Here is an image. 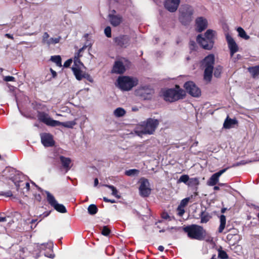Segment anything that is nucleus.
<instances>
[{
  "label": "nucleus",
  "instance_id": "f257e3e1",
  "mask_svg": "<svg viewBox=\"0 0 259 259\" xmlns=\"http://www.w3.org/2000/svg\"><path fill=\"white\" fill-rule=\"evenodd\" d=\"M163 100L170 103L183 99L186 96V93L183 89L176 84L175 88L163 89L161 90L160 95Z\"/></svg>",
  "mask_w": 259,
  "mask_h": 259
},
{
  "label": "nucleus",
  "instance_id": "f03ea898",
  "mask_svg": "<svg viewBox=\"0 0 259 259\" xmlns=\"http://www.w3.org/2000/svg\"><path fill=\"white\" fill-rule=\"evenodd\" d=\"M184 232L187 233L188 237L191 239L203 240L206 236V231L203 227L192 224L183 227Z\"/></svg>",
  "mask_w": 259,
  "mask_h": 259
},
{
  "label": "nucleus",
  "instance_id": "7ed1b4c3",
  "mask_svg": "<svg viewBox=\"0 0 259 259\" xmlns=\"http://www.w3.org/2000/svg\"><path fill=\"white\" fill-rule=\"evenodd\" d=\"M196 39L203 49L210 50L214 45V31L211 29H208L204 33V37L199 34Z\"/></svg>",
  "mask_w": 259,
  "mask_h": 259
},
{
  "label": "nucleus",
  "instance_id": "20e7f679",
  "mask_svg": "<svg viewBox=\"0 0 259 259\" xmlns=\"http://www.w3.org/2000/svg\"><path fill=\"white\" fill-rule=\"evenodd\" d=\"M214 61V56L211 54L206 56L202 61V65L205 67L204 79L206 81H210L211 80Z\"/></svg>",
  "mask_w": 259,
  "mask_h": 259
},
{
  "label": "nucleus",
  "instance_id": "39448f33",
  "mask_svg": "<svg viewBox=\"0 0 259 259\" xmlns=\"http://www.w3.org/2000/svg\"><path fill=\"white\" fill-rule=\"evenodd\" d=\"M117 85L122 91H128L138 83V79L128 76H119L117 78Z\"/></svg>",
  "mask_w": 259,
  "mask_h": 259
},
{
  "label": "nucleus",
  "instance_id": "423d86ee",
  "mask_svg": "<svg viewBox=\"0 0 259 259\" xmlns=\"http://www.w3.org/2000/svg\"><path fill=\"white\" fill-rule=\"evenodd\" d=\"M159 123V121L158 119L149 118L142 123L141 133L143 134L152 135L155 131Z\"/></svg>",
  "mask_w": 259,
  "mask_h": 259
},
{
  "label": "nucleus",
  "instance_id": "0eeeda50",
  "mask_svg": "<svg viewBox=\"0 0 259 259\" xmlns=\"http://www.w3.org/2000/svg\"><path fill=\"white\" fill-rule=\"evenodd\" d=\"M179 20L184 25H188L192 20L193 10L189 6H184L179 11Z\"/></svg>",
  "mask_w": 259,
  "mask_h": 259
},
{
  "label": "nucleus",
  "instance_id": "6e6552de",
  "mask_svg": "<svg viewBox=\"0 0 259 259\" xmlns=\"http://www.w3.org/2000/svg\"><path fill=\"white\" fill-rule=\"evenodd\" d=\"M185 92L194 97H199L201 95L200 89L192 81H188L184 84Z\"/></svg>",
  "mask_w": 259,
  "mask_h": 259
},
{
  "label": "nucleus",
  "instance_id": "1a4fd4ad",
  "mask_svg": "<svg viewBox=\"0 0 259 259\" xmlns=\"http://www.w3.org/2000/svg\"><path fill=\"white\" fill-rule=\"evenodd\" d=\"M47 199L49 204L57 211L60 213H66L67 212L66 207L63 204H59L54 196L49 192L47 193Z\"/></svg>",
  "mask_w": 259,
  "mask_h": 259
},
{
  "label": "nucleus",
  "instance_id": "9d476101",
  "mask_svg": "<svg viewBox=\"0 0 259 259\" xmlns=\"http://www.w3.org/2000/svg\"><path fill=\"white\" fill-rule=\"evenodd\" d=\"M154 94V89L148 86L142 87L136 91V94L144 100H151Z\"/></svg>",
  "mask_w": 259,
  "mask_h": 259
},
{
  "label": "nucleus",
  "instance_id": "9b49d317",
  "mask_svg": "<svg viewBox=\"0 0 259 259\" xmlns=\"http://www.w3.org/2000/svg\"><path fill=\"white\" fill-rule=\"evenodd\" d=\"M139 192L140 195L143 197H147L151 194V189L148 179L144 178L140 179Z\"/></svg>",
  "mask_w": 259,
  "mask_h": 259
},
{
  "label": "nucleus",
  "instance_id": "f8f14e48",
  "mask_svg": "<svg viewBox=\"0 0 259 259\" xmlns=\"http://www.w3.org/2000/svg\"><path fill=\"white\" fill-rule=\"evenodd\" d=\"M116 45L122 48H126L131 44V37L128 35H120L114 38Z\"/></svg>",
  "mask_w": 259,
  "mask_h": 259
},
{
  "label": "nucleus",
  "instance_id": "ddd939ff",
  "mask_svg": "<svg viewBox=\"0 0 259 259\" xmlns=\"http://www.w3.org/2000/svg\"><path fill=\"white\" fill-rule=\"evenodd\" d=\"M226 39L230 50V54L233 57L234 54L239 51V47L234 38L228 33L226 35Z\"/></svg>",
  "mask_w": 259,
  "mask_h": 259
},
{
  "label": "nucleus",
  "instance_id": "4468645a",
  "mask_svg": "<svg viewBox=\"0 0 259 259\" xmlns=\"http://www.w3.org/2000/svg\"><path fill=\"white\" fill-rule=\"evenodd\" d=\"M38 120L48 126L55 127L56 120L49 117V115L45 112L38 111L37 113Z\"/></svg>",
  "mask_w": 259,
  "mask_h": 259
},
{
  "label": "nucleus",
  "instance_id": "2eb2a0df",
  "mask_svg": "<svg viewBox=\"0 0 259 259\" xmlns=\"http://www.w3.org/2000/svg\"><path fill=\"white\" fill-rule=\"evenodd\" d=\"M41 142L46 147H53L55 145V142L54 140L52 134L47 133H44L40 134Z\"/></svg>",
  "mask_w": 259,
  "mask_h": 259
},
{
  "label": "nucleus",
  "instance_id": "dca6fc26",
  "mask_svg": "<svg viewBox=\"0 0 259 259\" xmlns=\"http://www.w3.org/2000/svg\"><path fill=\"white\" fill-rule=\"evenodd\" d=\"M180 3V0H165L164 6L165 8L170 12L177 11Z\"/></svg>",
  "mask_w": 259,
  "mask_h": 259
},
{
  "label": "nucleus",
  "instance_id": "f3484780",
  "mask_svg": "<svg viewBox=\"0 0 259 259\" xmlns=\"http://www.w3.org/2000/svg\"><path fill=\"white\" fill-rule=\"evenodd\" d=\"M229 168V167H226L213 174L208 181V185L211 186L215 185L219 182V177Z\"/></svg>",
  "mask_w": 259,
  "mask_h": 259
},
{
  "label": "nucleus",
  "instance_id": "a211bd4d",
  "mask_svg": "<svg viewBox=\"0 0 259 259\" xmlns=\"http://www.w3.org/2000/svg\"><path fill=\"white\" fill-rule=\"evenodd\" d=\"M52 247L53 244L52 243H44L40 245V250H47L44 253L45 256L51 258H53L55 257V254L53 253Z\"/></svg>",
  "mask_w": 259,
  "mask_h": 259
},
{
  "label": "nucleus",
  "instance_id": "6ab92c4d",
  "mask_svg": "<svg viewBox=\"0 0 259 259\" xmlns=\"http://www.w3.org/2000/svg\"><path fill=\"white\" fill-rule=\"evenodd\" d=\"M207 25V20L204 17H199L196 19V26L198 32H201L205 30Z\"/></svg>",
  "mask_w": 259,
  "mask_h": 259
},
{
  "label": "nucleus",
  "instance_id": "aec40b11",
  "mask_svg": "<svg viewBox=\"0 0 259 259\" xmlns=\"http://www.w3.org/2000/svg\"><path fill=\"white\" fill-rule=\"evenodd\" d=\"M108 18L110 24L114 27L119 26L122 22V17L120 15L109 14Z\"/></svg>",
  "mask_w": 259,
  "mask_h": 259
},
{
  "label": "nucleus",
  "instance_id": "412c9836",
  "mask_svg": "<svg viewBox=\"0 0 259 259\" xmlns=\"http://www.w3.org/2000/svg\"><path fill=\"white\" fill-rule=\"evenodd\" d=\"M125 71V68L122 62L120 61H116L114 62L113 68L112 69V73L123 74Z\"/></svg>",
  "mask_w": 259,
  "mask_h": 259
},
{
  "label": "nucleus",
  "instance_id": "4be33fe9",
  "mask_svg": "<svg viewBox=\"0 0 259 259\" xmlns=\"http://www.w3.org/2000/svg\"><path fill=\"white\" fill-rule=\"evenodd\" d=\"M62 166L68 171L71 168L70 165L71 163V159L69 157H66L64 156L61 155L59 157Z\"/></svg>",
  "mask_w": 259,
  "mask_h": 259
},
{
  "label": "nucleus",
  "instance_id": "5701e85b",
  "mask_svg": "<svg viewBox=\"0 0 259 259\" xmlns=\"http://www.w3.org/2000/svg\"><path fill=\"white\" fill-rule=\"evenodd\" d=\"M237 124H238V121L235 118L232 119L228 116L224 122L223 127L226 129H230L232 125Z\"/></svg>",
  "mask_w": 259,
  "mask_h": 259
},
{
  "label": "nucleus",
  "instance_id": "b1692460",
  "mask_svg": "<svg viewBox=\"0 0 259 259\" xmlns=\"http://www.w3.org/2000/svg\"><path fill=\"white\" fill-rule=\"evenodd\" d=\"M75 121H68L66 122H60L58 120L56 121L55 126L62 125L64 127L72 128L76 125Z\"/></svg>",
  "mask_w": 259,
  "mask_h": 259
},
{
  "label": "nucleus",
  "instance_id": "393cba45",
  "mask_svg": "<svg viewBox=\"0 0 259 259\" xmlns=\"http://www.w3.org/2000/svg\"><path fill=\"white\" fill-rule=\"evenodd\" d=\"M72 70L77 80H81L82 79L84 72H83L79 68L76 67H72Z\"/></svg>",
  "mask_w": 259,
  "mask_h": 259
},
{
  "label": "nucleus",
  "instance_id": "a878e982",
  "mask_svg": "<svg viewBox=\"0 0 259 259\" xmlns=\"http://www.w3.org/2000/svg\"><path fill=\"white\" fill-rule=\"evenodd\" d=\"M200 217L201 218V223H206L211 218L209 214L205 211H201Z\"/></svg>",
  "mask_w": 259,
  "mask_h": 259
},
{
  "label": "nucleus",
  "instance_id": "bb28decb",
  "mask_svg": "<svg viewBox=\"0 0 259 259\" xmlns=\"http://www.w3.org/2000/svg\"><path fill=\"white\" fill-rule=\"evenodd\" d=\"M220 225L218 229L219 233H222L226 226V218L225 215L222 214L220 216Z\"/></svg>",
  "mask_w": 259,
  "mask_h": 259
},
{
  "label": "nucleus",
  "instance_id": "cd10ccee",
  "mask_svg": "<svg viewBox=\"0 0 259 259\" xmlns=\"http://www.w3.org/2000/svg\"><path fill=\"white\" fill-rule=\"evenodd\" d=\"M248 70L253 78H255L256 76L259 75V65L249 67Z\"/></svg>",
  "mask_w": 259,
  "mask_h": 259
},
{
  "label": "nucleus",
  "instance_id": "c85d7f7f",
  "mask_svg": "<svg viewBox=\"0 0 259 259\" xmlns=\"http://www.w3.org/2000/svg\"><path fill=\"white\" fill-rule=\"evenodd\" d=\"M237 32H238V35L245 40H248L250 38V36L248 35L245 30L241 27H238L237 29Z\"/></svg>",
  "mask_w": 259,
  "mask_h": 259
},
{
  "label": "nucleus",
  "instance_id": "c756f323",
  "mask_svg": "<svg viewBox=\"0 0 259 259\" xmlns=\"http://www.w3.org/2000/svg\"><path fill=\"white\" fill-rule=\"evenodd\" d=\"M199 185V180L197 178H191L189 179L187 185L190 187H197Z\"/></svg>",
  "mask_w": 259,
  "mask_h": 259
},
{
  "label": "nucleus",
  "instance_id": "7c9ffc66",
  "mask_svg": "<svg viewBox=\"0 0 259 259\" xmlns=\"http://www.w3.org/2000/svg\"><path fill=\"white\" fill-rule=\"evenodd\" d=\"M126 113L125 110L121 107L116 108L114 111V114L116 117H120L124 116Z\"/></svg>",
  "mask_w": 259,
  "mask_h": 259
},
{
  "label": "nucleus",
  "instance_id": "2f4dec72",
  "mask_svg": "<svg viewBox=\"0 0 259 259\" xmlns=\"http://www.w3.org/2000/svg\"><path fill=\"white\" fill-rule=\"evenodd\" d=\"M140 173V170L137 169H131L126 170L124 172L125 175L127 176H138Z\"/></svg>",
  "mask_w": 259,
  "mask_h": 259
},
{
  "label": "nucleus",
  "instance_id": "473e14b6",
  "mask_svg": "<svg viewBox=\"0 0 259 259\" xmlns=\"http://www.w3.org/2000/svg\"><path fill=\"white\" fill-rule=\"evenodd\" d=\"M104 186L106 187H107L112 190V195L114 196L115 197H116L118 199L120 198L121 196L120 195H118V192L117 190L116 189V188L114 186H113L112 185H105Z\"/></svg>",
  "mask_w": 259,
  "mask_h": 259
},
{
  "label": "nucleus",
  "instance_id": "72a5a7b5",
  "mask_svg": "<svg viewBox=\"0 0 259 259\" xmlns=\"http://www.w3.org/2000/svg\"><path fill=\"white\" fill-rule=\"evenodd\" d=\"M50 60L52 62L55 63L57 66H62V60L60 56L58 55L52 56Z\"/></svg>",
  "mask_w": 259,
  "mask_h": 259
},
{
  "label": "nucleus",
  "instance_id": "f704fd0d",
  "mask_svg": "<svg viewBox=\"0 0 259 259\" xmlns=\"http://www.w3.org/2000/svg\"><path fill=\"white\" fill-rule=\"evenodd\" d=\"M88 210L89 214L94 215L97 213L98 209L96 205L91 204L89 206Z\"/></svg>",
  "mask_w": 259,
  "mask_h": 259
},
{
  "label": "nucleus",
  "instance_id": "c9c22d12",
  "mask_svg": "<svg viewBox=\"0 0 259 259\" xmlns=\"http://www.w3.org/2000/svg\"><path fill=\"white\" fill-rule=\"evenodd\" d=\"M218 257L221 259H228L229 258L228 255L227 254V252L225 250H222L221 247H220V248L218 250Z\"/></svg>",
  "mask_w": 259,
  "mask_h": 259
},
{
  "label": "nucleus",
  "instance_id": "e433bc0d",
  "mask_svg": "<svg viewBox=\"0 0 259 259\" xmlns=\"http://www.w3.org/2000/svg\"><path fill=\"white\" fill-rule=\"evenodd\" d=\"M222 70H223L222 66H221L220 65L217 66L214 68V73H213L214 76L217 78L220 77L221 76Z\"/></svg>",
  "mask_w": 259,
  "mask_h": 259
},
{
  "label": "nucleus",
  "instance_id": "4c0bfd02",
  "mask_svg": "<svg viewBox=\"0 0 259 259\" xmlns=\"http://www.w3.org/2000/svg\"><path fill=\"white\" fill-rule=\"evenodd\" d=\"M189 177L187 175H183L181 176L180 179L178 180V183H184L187 185V183L189 180Z\"/></svg>",
  "mask_w": 259,
  "mask_h": 259
},
{
  "label": "nucleus",
  "instance_id": "58836bf2",
  "mask_svg": "<svg viewBox=\"0 0 259 259\" xmlns=\"http://www.w3.org/2000/svg\"><path fill=\"white\" fill-rule=\"evenodd\" d=\"M60 37L57 38L51 37L49 39L48 41L47 42V45L50 46L51 45H55L59 43L60 41Z\"/></svg>",
  "mask_w": 259,
  "mask_h": 259
},
{
  "label": "nucleus",
  "instance_id": "ea45409f",
  "mask_svg": "<svg viewBox=\"0 0 259 259\" xmlns=\"http://www.w3.org/2000/svg\"><path fill=\"white\" fill-rule=\"evenodd\" d=\"M111 233L110 229L108 227V226H105L103 227L101 234L105 236H108L109 235V234Z\"/></svg>",
  "mask_w": 259,
  "mask_h": 259
},
{
  "label": "nucleus",
  "instance_id": "a19ab883",
  "mask_svg": "<svg viewBox=\"0 0 259 259\" xmlns=\"http://www.w3.org/2000/svg\"><path fill=\"white\" fill-rule=\"evenodd\" d=\"M49 37H50V35L48 33V32H45L42 36V43L44 45H47V42L48 41Z\"/></svg>",
  "mask_w": 259,
  "mask_h": 259
},
{
  "label": "nucleus",
  "instance_id": "79ce46f5",
  "mask_svg": "<svg viewBox=\"0 0 259 259\" xmlns=\"http://www.w3.org/2000/svg\"><path fill=\"white\" fill-rule=\"evenodd\" d=\"M104 33L107 37H111V29L110 26H107L105 28Z\"/></svg>",
  "mask_w": 259,
  "mask_h": 259
},
{
  "label": "nucleus",
  "instance_id": "37998d69",
  "mask_svg": "<svg viewBox=\"0 0 259 259\" xmlns=\"http://www.w3.org/2000/svg\"><path fill=\"white\" fill-rule=\"evenodd\" d=\"M82 78H85L87 80L92 83L94 81V79L89 74L85 72H84V75L82 76Z\"/></svg>",
  "mask_w": 259,
  "mask_h": 259
},
{
  "label": "nucleus",
  "instance_id": "c03bdc74",
  "mask_svg": "<svg viewBox=\"0 0 259 259\" xmlns=\"http://www.w3.org/2000/svg\"><path fill=\"white\" fill-rule=\"evenodd\" d=\"M189 200H190V199L188 197L183 199L181 201L180 206L184 207L185 206H186L187 205V204L188 203V202L189 201Z\"/></svg>",
  "mask_w": 259,
  "mask_h": 259
},
{
  "label": "nucleus",
  "instance_id": "a18cd8bd",
  "mask_svg": "<svg viewBox=\"0 0 259 259\" xmlns=\"http://www.w3.org/2000/svg\"><path fill=\"white\" fill-rule=\"evenodd\" d=\"M177 211L178 215L180 217L183 216V215L185 213V210L184 209V207L180 205L177 208Z\"/></svg>",
  "mask_w": 259,
  "mask_h": 259
},
{
  "label": "nucleus",
  "instance_id": "49530a36",
  "mask_svg": "<svg viewBox=\"0 0 259 259\" xmlns=\"http://www.w3.org/2000/svg\"><path fill=\"white\" fill-rule=\"evenodd\" d=\"M1 195L5 197H11L13 195V193L11 191L9 190L7 192H2Z\"/></svg>",
  "mask_w": 259,
  "mask_h": 259
},
{
  "label": "nucleus",
  "instance_id": "de8ad7c7",
  "mask_svg": "<svg viewBox=\"0 0 259 259\" xmlns=\"http://www.w3.org/2000/svg\"><path fill=\"white\" fill-rule=\"evenodd\" d=\"M161 217L164 220L169 219V220H171V219H170V217L169 214L166 212H162V213L161 214Z\"/></svg>",
  "mask_w": 259,
  "mask_h": 259
},
{
  "label": "nucleus",
  "instance_id": "09e8293b",
  "mask_svg": "<svg viewBox=\"0 0 259 259\" xmlns=\"http://www.w3.org/2000/svg\"><path fill=\"white\" fill-rule=\"evenodd\" d=\"M50 213H51V211H46V212H44L42 214H40L39 215V217L41 219L39 222L41 221L43 218L48 217L50 214Z\"/></svg>",
  "mask_w": 259,
  "mask_h": 259
},
{
  "label": "nucleus",
  "instance_id": "8fccbe9b",
  "mask_svg": "<svg viewBox=\"0 0 259 259\" xmlns=\"http://www.w3.org/2000/svg\"><path fill=\"white\" fill-rule=\"evenodd\" d=\"M15 79V77L12 76H6L4 78V80L6 81H14Z\"/></svg>",
  "mask_w": 259,
  "mask_h": 259
},
{
  "label": "nucleus",
  "instance_id": "3c124183",
  "mask_svg": "<svg viewBox=\"0 0 259 259\" xmlns=\"http://www.w3.org/2000/svg\"><path fill=\"white\" fill-rule=\"evenodd\" d=\"M72 60L71 59H68L66 60L64 63V67H68L70 66L71 64L72 63Z\"/></svg>",
  "mask_w": 259,
  "mask_h": 259
},
{
  "label": "nucleus",
  "instance_id": "603ef678",
  "mask_svg": "<svg viewBox=\"0 0 259 259\" xmlns=\"http://www.w3.org/2000/svg\"><path fill=\"white\" fill-rule=\"evenodd\" d=\"M103 199V201L105 202H110L111 203H114L116 202V201L114 199H108L106 197H104Z\"/></svg>",
  "mask_w": 259,
  "mask_h": 259
},
{
  "label": "nucleus",
  "instance_id": "864d4df0",
  "mask_svg": "<svg viewBox=\"0 0 259 259\" xmlns=\"http://www.w3.org/2000/svg\"><path fill=\"white\" fill-rule=\"evenodd\" d=\"M35 200L40 202L41 200V196L40 194H35L34 195Z\"/></svg>",
  "mask_w": 259,
  "mask_h": 259
},
{
  "label": "nucleus",
  "instance_id": "5fc2aeb1",
  "mask_svg": "<svg viewBox=\"0 0 259 259\" xmlns=\"http://www.w3.org/2000/svg\"><path fill=\"white\" fill-rule=\"evenodd\" d=\"M241 58L242 56L240 54H237L236 57L233 58L232 61H233V62L235 63L238 60L241 59Z\"/></svg>",
  "mask_w": 259,
  "mask_h": 259
},
{
  "label": "nucleus",
  "instance_id": "6e6d98bb",
  "mask_svg": "<svg viewBox=\"0 0 259 259\" xmlns=\"http://www.w3.org/2000/svg\"><path fill=\"white\" fill-rule=\"evenodd\" d=\"M50 71L52 73V77L53 78L56 77V76L57 75V72L55 70H54L52 68H50Z\"/></svg>",
  "mask_w": 259,
  "mask_h": 259
},
{
  "label": "nucleus",
  "instance_id": "4d7b16f0",
  "mask_svg": "<svg viewBox=\"0 0 259 259\" xmlns=\"http://www.w3.org/2000/svg\"><path fill=\"white\" fill-rule=\"evenodd\" d=\"M171 230H175V231L178 232L181 230V227H172L170 228Z\"/></svg>",
  "mask_w": 259,
  "mask_h": 259
},
{
  "label": "nucleus",
  "instance_id": "13d9d810",
  "mask_svg": "<svg viewBox=\"0 0 259 259\" xmlns=\"http://www.w3.org/2000/svg\"><path fill=\"white\" fill-rule=\"evenodd\" d=\"M5 36L8 38H10L11 39H14V37L13 36V35L11 34H9V33H6L5 34Z\"/></svg>",
  "mask_w": 259,
  "mask_h": 259
},
{
  "label": "nucleus",
  "instance_id": "bf43d9fd",
  "mask_svg": "<svg viewBox=\"0 0 259 259\" xmlns=\"http://www.w3.org/2000/svg\"><path fill=\"white\" fill-rule=\"evenodd\" d=\"M7 221V219L5 217H1L0 216V222H4Z\"/></svg>",
  "mask_w": 259,
  "mask_h": 259
},
{
  "label": "nucleus",
  "instance_id": "052dcab7",
  "mask_svg": "<svg viewBox=\"0 0 259 259\" xmlns=\"http://www.w3.org/2000/svg\"><path fill=\"white\" fill-rule=\"evenodd\" d=\"M83 51H84L83 48H80V49H79V50L78 51V55H77L78 58L81 56V55H80V53H81Z\"/></svg>",
  "mask_w": 259,
  "mask_h": 259
},
{
  "label": "nucleus",
  "instance_id": "680f3d73",
  "mask_svg": "<svg viewBox=\"0 0 259 259\" xmlns=\"http://www.w3.org/2000/svg\"><path fill=\"white\" fill-rule=\"evenodd\" d=\"M233 236V234H229L227 236V239L229 240H230L232 238Z\"/></svg>",
  "mask_w": 259,
  "mask_h": 259
},
{
  "label": "nucleus",
  "instance_id": "e2e57ef3",
  "mask_svg": "<svg viewBox=\"0 0 259 259\" xmlns=\"http://www.w3.org/2000/svg\"><path fill=\"white\" fill-rule=\"evenodd\" d=\"M164 247L162 245H160L158 247V250H159L160 251H161V252L164 250Z\"/></svg>",
  "mask_w": 259,
  "mask_h": 259
},
{
  "label": "nucleus",
  "instance_id": "0e129e2a",
  "mask_svg": "<svg viewBox=\"0 0 259 259\" xmlns=\"http://www.w3.org/2000/svg\"><path fill=\"white\" fill-rule=\"evenodd\" d=\"M25 188L27 190H29L30 189V184L28 182L25 183Z\"/></svg>",
  "mask_w": 259,
  "mask_h": 259
},
{
  "label": "nucleus",
  "instance_id": "69168bd1",
  "mask_svg": "<svg viewBox=\"0 0 259 259\" xmlns=\"http://www.w3.org/2000/svg\"><path fill=\"white\" fill-rule=\"evenodd\" d=\"M99 183L98 179L97 178H95L94 180V186H97Z\"/></svg>",
  "mask_w": 259,
  "mask_h": 259
},
{
  "label": "nucleus",
  "instance_id": "338daca9",
  "mask_svg": "<svg viewBox=\"0 0 259 259\" xmlns=\"http://www.w3.org/2000/svg\"><path fill=\"white\" fill-rule=\"evenodd\" d=\"M239 165H240V162H238L233 164V165H232V167H236V166H238Z\"/></svg>",
  "mask_w": 259,
  "mask_h": 259
},
{
  "label": "nucleus",
  "instance_id": "774afa93",
  "mask_svg": "<svg viewBox=\"0 0 259 259\" xmlns=\"http://www.w3.org/2000/svg\"><path fill=\"white\" fill-rule=\"evenodd\" d=\"M37 221V219H32L31 222H30V224H34L35 223L36 221Z\"/></svg>",
  "mask_w": 259,
  "mask_h": 259
}]
</instances>
